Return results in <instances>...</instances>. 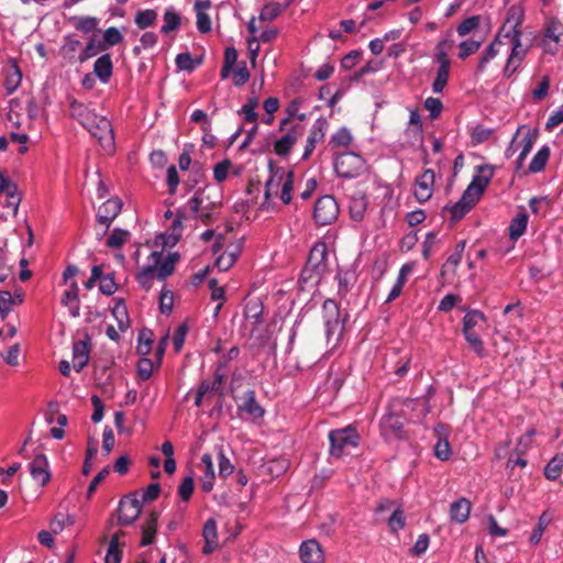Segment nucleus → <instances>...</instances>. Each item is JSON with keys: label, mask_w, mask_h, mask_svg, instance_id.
Instances as JSON below:
<instances>
[{"label": "nucleus", "mask_w": 563, "mask_h": 563, "mask_svg": "<svg viewBox=\"0 0 563 563\" xmlns=\"http://www.w3.org/2000/svg\"><path fill=\"white\" fill-rule=\"evenodd\" d=\"M335 279L338 280V295L345 297L356 283V274L350 268H339Z\"/></svg>", "instance_id": "nucleus-26"}, {"label": "nucleus", "mask_w": 563, "mask_h": 563, "mask_svg": "<svg viewBox=\"0 0 563 563\" xmlns=\"http://www.w3.org/2000/svg\"><path fill=\"white\" fill-rule=\"evenodd\" d=\"M153 332L151 330H142L137 338V353L142 356L150 354L152 350Z\"/></svg>", "instance_id": "nucleus-49"}, {"label": "nucleus", "mask_w": 563, "mask_h": 563, "mask_svg": "<svg viewBox=\"0 0 563 563\" xmlns=\"http://www.w3.org/2000/svg\"><path fill=\"white\" fill-rule=\"evenodd\" d=\"M296 135L291 132L285 134L279 140H277L274 144V151L278 156H286L294 144L296 143Z\"/></svg>", "instance_id": "nucleus-40"}, {"label": "nucleus", "mask_w": 563, "mask_h": 563, "mask_svg": "<svg viewBox=\"0 0 563 563\" xmlns=\"http://www.w3.org/2000/svg\"><path fill=\"white\" fill-rule=\"evenodd\" d=\"M202 537L205 540L202 553L203 554L212 553L219 547L218 527H217L216 519L210 518L205 522V526L202 529Z\"/></svg>", "instance_id": "nucleus-20"}, {"label": "nucleus", "mask_w": 563, "mask_h": 563, "mask_svg": "<svg viewBox=\"0 0 563 563\" xmlns=\"http://www.w3.org/2000/svg\"><path fill=\"white\" fill-rule=\"evenodd\" d=\"M174 306V294L172 290L166 289L165 287L161 290L159 296V311L163 314L168 316Z\"/></svg>", "instance_id": "nucleus-58"}, {"label": "nucleus", "mask_w": 563, "mask_h": 563, "mask_svg": "<svg viewBox=\"0 0 563 563\" xmlns=\"http://www.w3.org/2000/svg\"><path fill=\"white\" fill-rule=\"evenodd\" d=\"M90 344L89 339L79 340L73 344V367L80 372L89 362Z\"/></svg>", "instance_id": "nucleus-19"}, {"label": "nucleus", "mask_w": 563, "mask_h": 563, "mask_svg": "<svg viewBox=\"0 0 563 563\" xmlns=\"http://www.w3.org/2000/svg\"><path fill=\"white\" fill-rule=\"evenodd\" d=\"M562 35L563 25L561 24V22L556 19L551 20L545 29L543 37L559 44Z\"/></svg>", "instance_id": "nucleus-52"}, {"label": "nucleus", "mask_w": 563, "mask_h": 563, "mask_svg": "<svg viewBox=\"0 0 563 563\" xmlns=\"http://www.w3.org/2000/svg\"><path fill=\"white\" fill-rule=\"evenodd\" d=\"M162 258V252L153 251L148 257L151 264L143 267L136 274V280L144 290H150L153 286V279L156 276V266Z\"/></svg>", "instance_id": "nucleus-16"}, {"label": "nucleus", "mask_w": 563, "mask_h": 563, "mask_svg": "<svg viewBox=\"0 0 563 563\" xmlns=\"http://www.w3.org/2000/svg\"><path fill=\"white\" fill-rule=\"evenodd\" d=\"M121 562V551L119 550V538L118 536H112L106 558L104 563H120Z\"/></svg>", "instance_id": "nucleus-55"}, {"label": "nucleus", "mask_w": 563, "mask_h": 563, "mask_svg": "<svg viewBox=\"0 0 563 563\" xmlns=\"http://www.w3.org/2000/svg\"><path fill=\"white\" fill-rule=\"evenodd\" d=\"M339 205L333 196L320 197L313 209V219L319 225H329L338 219Z\"/></svg>", "instance_id": "nucleus-9"}, {"label": "nucleus", "mask_w": 563, "mask_h": 563, "mask_svg": "<svg viewBox=\"0 0 563 563\" xmlns=\"http://www.w3.org/2000/svg\"><path fill=\"white\" fill-rule=\"evenodd\" d=\"M123 207V203L120 198L112 197L104 201L99 208L97 212V222L98 224L103 227V230L101 232L97 233L98 239H102L111 223L114 221V219L118 217V214L121 212Z\"/></svg>", "instance_id": "nucleus-11"}, {"label": "nucleus", "mask_w": 563, "mask_h": 563, "mask_svg": "<svg viewBox=\"0 0 563 563\" xmlns=\"http://www.w3.org/2000/svg\"><path fill=\"white\" fill-rule=\"evenodd\" d=\"M117 284L113 273L102 275L99 278V290L107 296L113 295L117 291Z\"/></svg>", "instance_id": "nucleus-60"}, {"label": "nucleus", "mask_w": 563, "mask_h": 563, "mask_svg": "<svg viewBox=\"0 0 563 563\" xmlns=\"http://www.w3.org/2000/svg\"><path fill=\"white\" fill-rule=\"evenodd\" d=\"M78 284L76 280L69 283L68 289H66L62 297V305L67 307L69 314L74 318L80 313V301L78 297Z\"/></svg>", "instance_id": "nucleus-21"}, {"label": "nucleus", "mask_w": 563, "mask_h": 563, "mask_svg": "<svg viewBox=\"0 0 563 563\" xmlns=\"http://www.w3.org/2000/svg\"><path fill=\"white\" fill-rule=\"evenodd\" d=\"M30 474L38 485L45 486L51 479L49 463L44 453H36L29 464Z\"/></svg>", "instance_id": "nucleus-14"}, {"label": "nucleus", "mask_w": 563, "mask_h": 563, "mask_svg": "<svg viewBox=\"0 0 563 563\" xmlns=\"http://www.w3.org/2000/svg\"><path fill=\"white\" fill-rule=\"evenodd\" d=\"M299 556L302 563H323V551L314 539L303 541L299 548Z\"/></svg>", "instance_id": "nucleus-18"}, {"label": "nucleus", "mask_w": 563, "mask_h": 563, "mask_svg": "<svg viewBox=\"0 0 563 563\" xmlns=\"http://www.w3.org/2000/svg\"><path fill=\"white\" fill-rule=\"evenodd\" d=\"M239 411L247 413L253 419H260L264 416L265 410L256 401L255 391L249 389L244 394V401L239 405Z\"/></svg>", "instance_id": "nucleus-24"}, {"label": "nucleus", "mask_w": 563, "mask_h": 563, "mask_svg": "<svg viewBox=\"0 0 563 563\" xmlns=\"http://www.w3.org/2000/svg\"><path fill=\"white\" fill-rule=\"evenodd\" d=\"M81 42L75 35H66L60 47V53L68 62H76Z\"/></svg>", "instance_id": "nucleus-33"}, {"label": "nucleus", "mask_w": 563, "mask_h": 563, "mask_svg": "<svg viewBox=\"0 0 563 563\" xmlns=\"http://www.w3.org/2000/svg\"><path fill=\"white\" fill-rule=\"evenodd\" d=\"M69 114L77 120L82 126L90 124L95 120V112H92L86 104L71 99L69 102Z\"/></svg>", "instance_id": "nucleus-25"}, {"label": "nucleus", "mask_w": 563, "mask_h": 563, "mask_svg": "<svg viewBox=\"0 0 563 563\" xmlns=\"http://www.w3.org/2000/svg\"><path fill=\"white\" fill-rule=\"evenodd\" d=\"M4 88L7 95H12L20 87L22 81V71L15 60H10L4 68Z\"/></svg>", "instance_id": "nucleus-23"}, {"label": "nucleus", "mask_w": 563, "mask_h": 563, "mask_svg": "<svg viewBox=\"0 0 563 563\" xmlns=\"http://www.w3.org/2000/svg\"><path fill=\"white\" fill-rule=\"evenodd\" d=\"M232 166V162L228 158L221 161L213 167V178L217 183H223L229 175V169Z\"/></svg>", "instance_id": "nucleus-64"}, {"label": "nucleus", "mask_w": 563, "mask_h": 563, "mask_svg": "<svg viewBox=\"0 0 563 563\" xmlns=\"http://www.w3.org/2000/svg\"><path fill=\"white\" fill-rule=\"evenodd\" d=\"M143 501L136 495L120 500L118 508V520L122 526L132 525L141 515Z\"/></svg>", "instance_id": "nucleus-12"}, {"label": "nucleus", "mask_w": 563, "mask_h": 563, "mask_svg": "<svg viewBox=\"0 0 563 563\" xmlns=\"http://www.w3.org/2000/svg\"><path fill=\"white\" fill-rule=\"evenodd\" d=\"M178 260H179L178 253H170L164 260L162 257L159 260V263L156 266L157 279L164 282L168 276H170L175 271V264Z\"/></svg>", "instance_id": "nucleus-34"}, {"label": "nucleus", "mask_w": 563, "mask_h": 563, "mask_svg": "<svg viewBox=\"0 0 563 563\" xmlns=\"http://www.w3.org/2000/svg\"><path fill=\"white\" fill-rule=\"evenodd\" d=\"M328 272V247L322 241L314 243L309 252L307 263L301 271L299 280L302 284H318Z\"/></svg>", "instance_id": "nucleus-3"}, {"label": "nucleus", "mask_w": 563, "mask_h": 563, "mask_svg": "<svg viewBox=\"0 0 563 563\" xmlns=\"http://www.w3.org/2000/svg\"><path fill=\"white\" fill-rule=\"evenodd\" d=\"M4 194L7 196V207L12 208L13 214L15 216L18 213L19 206L22 200V196L19 191L16 184L14 186H11L10 189L7 190Z\"/></svg>", "instance_id": "nucleus-61"}, {"label": "nucleus", "mask_w": 563, "mask_h": 563, "mask_svg": "<svg viewBox=\"0 0 563 563\" xmlns=\"http://www.w3.org/2000/svg\"><path fill=\"white\" fill-rule=\"evenodd\" d=\"M389 530L393 533H397L398 531L402 530L406 526V517L404 514V510L397 506L393 509L391 515L389 516L387 520Z\"/></svg>", "instance_id": "nucleus-42"}, {"label": "nucleus", "mask_w": 563, "mask_h": 563, "mask_svg": "<svg viewBox=\"0 0 563 563\" xmlns=\"http://www.w3.org/2000/svg\"><path fill=\"white\" fill-rule=\"evenodd\" d=\"M157 521L158 514L156 511H152L146 518L144 525L142 526V547L150 545L155 541L157 532Z\"/></svg>", "instance_id": "nucleus-29"}, {"label": "nucleus", "mask_w": 563, "mask_h": 563, "mask_svg": "<svg viewBox=\"0 0 563 563\" xmlns=\"http://www.w3.org/2000/svg\"><path fill=\"white\" fill-rule=\"evenodd\" d=\"M322 313L325 327V336L328 342L335 336V343L340 340V336L344 330V321L340 318V308L335 300L327 299L322 305Z\"/></svg>", "instance_id": "nucleus-7"}, {"label": "nucleus", "mask_w": 563, "mask_h": 563, "mask_svg": "<svg viewBox=\"0 0 563 563\" xmlns=\"http://www.w3.org/2000/svg\"><path fill=\"white\" fill-rule=\"evenodd\" d=\"M175 63L178 69L191 73L195 68L201 64V60H195L190 53H180L176 56Z\"/></svg>", "instance_id": "nucleus-47"}, {"label": "nucleus", "mask_w": 563, "mask_h": 563, "mask_svg": "<svg viewBox=\"0 0 563 563\" xmlns=\"http://www.w3.org/2000/svg\"><path fill=\"white\" fill-rule=\"evenodd\" d=\"M467 344L474 351V353L479 357H485L487 352L485 350V345L481 336L475 332H462Z\"/></svg>", "instance_id": "nucleus-43"}, {"label": "nucleus", "mask_w": 563, "mask_h": 563, "mask_svg": "<svg viewBox=\"0 0 563 563\" xmlns=\"http://www.w3.org/2000/svg\"><path fill=\"white\" fill-rule=\"evenodd\" d=\"M93 74L102 84L110 81L113 74V63L109 53L102 54L95 60Z\"/></svg>", "instance_id": "nucleus-22"}, {"label": "nucleus", "mask_w": 563, "mask_h": 563, "mask_svg": "<svg viewBox=\"0 0 563 563\" xmlns=\"http://www.w3.org/2000/svg\"><path fill=\"white\" fill-rule=\"evenodd\" d=\"M563 470V454L553 456L544 467V476L549 481H556Z\"/></svg>", "instance_id": "nucleus-38"}, {"label": "nucleus", "mask_w": 563, "mask_h": 563, "mask_svg": "<svg viewBox=\"0 0 563 563\" xmlns=\"http://www.w3.org/2000/svg\"><path fill=\"white\" fill-rule=\"evenodd\" d=\"M112 314L114 316V318L118 321L119 329L122 331L125 330L129 325V317H128L125 305L122 301L118 302L113 307Z\"/></svg>", "instance_id": "nucleus-63"}, {"label": "nucleus", "mask_w": 563, "mask_h": 563, "mask_svg": "<svg viewBox=\"0 0 563 563\" xmlns=\"http://www.w3.org/2000/svg\"><path fill=\"white\" fill-rule=\"evenodd\" d=\"M157 18V13L152 9L141 10L135 15V24L140 29H146L151 26Z\"/></svg>", "instance_id": "nucleus-53"}, {"label": "nucleus", "mask_w": 563, "mask_h": 563, "mask_svg": "<svg viewBox=\"0 0 563 563\" xmlns=\"http://www.w3.org/2000/svg\"><path fill=\"white\" fill-rule=\"evenodd\" d=\"M367 208V198L364 194L354 195L350 199L349 210L352 220H363Z\"/></svg>", "instance_id": "nucleus-32"}, {"label": "nucleus", "mask_w": 563, "mask_h": 563, "mask_svg": "<svg viewBox=\"0 0 563 563\" xmlns=\"http://www.w3.org/2000/svg\"><path fill=\"white\" fill-rule=\"evenodd\" d=\"M123 41V35L120 32V30L115 26L108 27L102 35V44L104 45L106 49L115 46Z\"/></svg>", "instance_id": "nucleus-48"}, {"label": "nucleus", "mask_w": 563, "mask_h": 563, "mask_svg": "<svg viewBox=\"0 0 563 563\" xmlns=\"http://www.w3.org/2000/svg\"><path fill=\"white\" fill-rule=\"evenodd\" d=\"M106 51L107 49L102 44L101 40L98 37V35L93 34L92 36H90L86 46L79 52L77 62L84 64L88 59Z\"/></svg>", "instance_id": "nucleus-28"}, {"label": "nucleus", "mask_w": 563, "mask_h": 563, "mask_svg": "<svg viewBox=\"0 0 563 563\" xmlns=\"http://www.w3.org/2000/svg\"><path fill=\"white\" fill-rule=\"evenodd\" d=\"M98 24L99 20L95 16H79L75 23V29L85 34H89L97 30Z\"/></svg>", "instance_id": "nucleus-56"}, {"label": "nucleus", "mask_w": 563, "mask_h": 563, "mask_svg": "<svg viewBox=\"0 0 563 563\" xmlns=\"http://www.w3.org/2000/svg\"><path fill=\"white\" fill-rule=\"evenodd\" d=\"M130 232L120 228L112 230L111 234L107 240V246L117 250L120 249L129 239Z\"/></svg>", "instance_id": "nucleus-46"}, {"label": "nucleus", "mask_w": 563, "mask_h": 563, "mask_svg": "<svg viewBox=\"0 0 563 563\" xmlns=\"http://www.w3.org/2000/svg\"><path fill=\"white\" fill-rule=\"evenodd\" d=\"M269 167L271 176L265 184V201L271 199L272 196L277 195L278 187L282 185V191L279 197L285 205H288L291 201L294 173L285 172L280 167L274 168L272 164L269 165Z\"/></svg>", "instance_id": "nucleus-5"}, {"label": "nucleus", "mask_w": 563, "mask_h": 563, "mask_svg": "<svg viewBox=\"0 0 563 563\" xmlns=\"http://www.w3.org/2000/svg\"><path fill=\"white\" fill-rule=\"evenodd\" d=\"M219 475L223 478L230 476L234 472V465L225 455L222 446L218 448Z\"/></svg>", "instance_id": "nucleus-51"}, {"label": "nucleus", "mask_w": 563, "mask_h": 563, "mask_svg": "<svg viewBox=\"0 0 563 563\" xmlns=\"http://www.w3.org/2000/svg\"><path fill=\"white\" fill-rule=\"evenodd\" d=\"M334 170L341 178H357L366 172V162L356 153L343 152L334 158Z\"/></svg>", "instance_id": "nucleus-6"}, {"label": "nucleus", "mask_w": 563, "mask_h": 563, "mask_svg": "<svg viewBox=\"0 0 563 563\" xmlns=\"http://www.w3.org/2000/svg\"><path fill=\"white\" fill-rule=\"evenodd\" d=\"M538 133L536 131H531L526 125H520L517 130L516 135L512 137L509 147L507 148V155H510L516 152L518 147H521L517 165L520 167L527 155L532 150V146L537 140Z\"/></svg>", "instance_id": "nucleus-8"}, {"label": "nucleus", "mask_w": 563, "mask_h": 563, "mask_svg": "<svg viewBox=\"0 0 563 563\" xmlns=\"http://www.w3.org/2000/svg\"><path fill=\"white\" fill-rule=\"evenodd\" d=\"M258 104V101L255 97L249 98L247 102L242 106L241 110L239 111L241 114L244 115V120L246 122L256 123L258 114L255 111L256 107Z\"/></svg>", "instance_id": "nucleus-54"}, {"label": "nucleus", "mask_w": 563, "mask_h": 563, "mask_svg": "<svg viewBox=\"0 0 563 563\" xmlns=\"http://www.w3.org/2000/svg\"><path fill=\"white\" fill-rule=\"evenodd\" d=\"M201 464L205 468V474L201 478V489L206 493H209L213 488V482L216 477L211 454L205 453L201 456Z\"/></svg>", "instance_id": "nucleus-30"}, {"label": "nucleus", "mask_w": 563, "mask_h": 563, "mask_svg": "<svg viewBox=\"0 0 563 563\" xmlns=\"http://www.w3.org/2000/svg\"><path fill=\"white\" fill-rule=\"evenodd\" d=\"M452 455L451 445L446 438H439L434 445V456L440 461H448Z\"/></svg>", "instance_id": "nucleus-57"}, {"label": "nucleus", "mask_w": 563, "mask_h": 563, "mask_svg": "<svg viewBox=\"0 0 563 563\" xmlns=\"http://www.w3.org/2000/svg\"><path fill=\"white\" fill-rule=\"evenodd\" d=\"M404 423L399 416L387 412L380 420V432L385 438L400 439L402 437Z\"/></svg>", "instance_id": "nucleus-17"}, {"label": "nucleus", "mask_w": 563, "mask_h": 563, "mask_svg": "<svg viewBox=\"0 0 563 563\" xmlns=\"http://www.w3.org/2000/svg\"><path fill=\"white\" fill-rule=\"evenodd\" d=\"M294 0H287L284 3L279 2H268L266 3L260 13V20L265 22H271L275 20L278 15H280L292 2Z\"/></svg>", "instance_id": "nucleus-31"}, {"label": "nucleus", "mask_w": 563, "mask_h": 563, "mask_svg": "<svg viewBox=\"0 0 563 563\" xmlns=\"http://www.w3.org/2000/svg\"><path fill=\"white\" fill-rule=\"evenodd\" d=\"M328 129L329 122L325 118L316 119L306 140L302 159H308L311 156L317 145L324 140Z\"/></svg>", "instance_id": "nucleus-13"}, {"label": "nucleus", "mask_w": 563, "mask_h": 563, "mask_svg": "<svg viewBox=\"0 0 563 563\" xmlns=\"http://www.w3.org/2000/svg\"><path fill=\"white\" fill-rule=\"evenodd\" d=\"M497 44H500V43L498 41H496V37H495L494 41L485 48V51L483 52V55L479 58L478 64H477V73H484L487 64L498 55L499 52L496 48Z\"/></svg>", "instance_id": "nucleus-44"}, {"label": "nucleus", "mask_w": 563, "mask_h": 563, "mask_svg": "<svg viewBox=\"0 0 563 563\" xmlns=\"http://www.w3.org/2000/svg\"><path fill=\"white\" fill-rule=\"evenodd\" d=\"M471 512V503L468 499L462 497L453 501L450 506V519L456 523H464Z\"/></svg>", "instance_id": "nucleus-27"}, {"label": "nucleus", "mask_w": 563, "mask_h": 563, "mask_svg": "<svg viewBox=\"0 0 563 563\" xmlns=\"http://www.w3.org/2000/svg\"><path fill=\"white\" fill-rule=\"evenodd\" d=\"M486 320L485 314L479 310H468L463 317L462 332H472L474 328Z\"/></svg>", "instance_id": "nucleus-39"}, {"label": "nucleus", "mask_w": 563, "mask_h": 563, "mask_svg": "<svg viewBox=\"0 0 563 563\" xmlns=\"http://www.w3.org/2000/svg\"><path fill=\"white\" fill-rule=\"evenodd\" d=\"M352 140L351 131L347 128L342 126L331 136L330 144L332 147H347Z\"/></svg>", "instance_id": "nucleus-45"}, {"label": "nucleus", "mask_w": 563, "mask_h": 563, "mask_svg": "<svg viewBox=\"0 0 563 563\" xmlns=\"http://www.w3.org/2000/svg\"><path fill=\"white\" fill-rule=\"evenodd\" d=\"M450 68H438L437 76L432 82V91L434 93H441L449 80Z\"/></svg>", "instance_id": "nucleus-59"}, {"label": "nucleus", "mask_w": 563, "mask_h": 563, "mask_svg": "<svg viewBox=\"0 0 563 563\" xmlns=\"http://www.w3.org/2000/svg\"><path fill=\"white\" fill-rule=\"evenodd\" d=\"M550 157V148L544 145L533 156L529 164V172L537 174L544 169Z\"/></svg>", "instance_id": "nucleus-37"}, {"label": "nucleus", "mask_w": 563, "mask_h": 563, "mask_svg": "<svg viewBox=\"0 0 563 563\" xmlns=\"http://www.w3.org/2000/svg\"><path fill=\"white\" fill-rule=\"evenodd\" d=\"M434 172L432 169H426L416 179L415 197L419 202L428 201L433 194L434 186Z\"/></svg>", "instance_id": "nucleus-15"}, {"label": "nucleus", "mask_w": 563, "mask_h": 563, "mask_svg": "<svg viewBox=\"0 0 563 563\" xmlns=\"http://www.w3.org/2000/svg\"><path fill=\"white\" fill-rule=\"evenodd\" d=\"M239 252V246H233L232 249H229L223 253L217 255L216 265L218 269L220 272L229 271L236 262Z\"/></svg>", "instance_id": "nucleus-36"}, {"label": "nucleus", "mask_w": 563, "mask_h": 563, "mask_svg": "<svg viewBox=\"0 0 563 563\" xmlns=\"http://www.w3.org/2000/svg\"><path fill=\"white\" fill-rule=\"evenodd\" d=\"M528 214L525 211L518 212L510 221L508 233L514 241L518 240L527 230Z\"/></svg>", "instance_id": "nucleus-35"}, {"label": "nucleus", "mask_w": 563, "mask_h": 563, "mask_svg": "<svg viewBox=\"0 0 563 563\" xmlns=\"http://www.w3.org/2000/svg\"><path fill=\"white\" fill-rule=\"evenodd\" d=\"M74 525V517L67 514H57L51 521L49 528L54 534L60 533L66 526Z\"/></svg>", "instance_id": "nucleus-50"}, {"label": "nucleus", "mask_w": 563, "mask_h": 563, "mask_svg": "<svg viewBox=\"0 0 563 563\" xmlns=\"http://www.w3.org/2000/svg\"><path fill=\"white\" fill-rule=\"evenodd\" d=\"M329 441L330 455L335 459H341L344 455L351 454L352 450L358 446L360 435L354 427L347 426L330 431Z\"/></svg>", "instance_id": "nucleus-4"}, {"label": "nucleus", "mask_w": 563, "mask_h": 563, "mask_svg": "<svg viewBox=\"0 0 563 563\" xmlns=\"http://www.w3.org/2000/svg\"><path fill=\"white\" fill-rule=\"evenodd\" d=\"M522 23L523 9L520 5H511L507 11L504 24L496 34V41L504 44V41L507 40L511 45L510 54L503 69L505 78L512 77L519 70L532 47V40L528 42L523 40Z\"/></svg>", "instance_id": "nucleus-1"}, {"label": "nucleus", "mask_w": 563, "mask_h": 563, "mask_svg": "<svg viewBox=\"0 0 563 563\" xmlns=\"http://www.w3.org/2000/svg\"><path fill=\"white\" fill-rule=\"evenodd\" d=\"M91 121L90 124H86L84 128L99 141L104 150L112 148L114 146V135L110 121L97 114H95V120Z\"/></svg>", "instance_id": "nucleus-10"}, {"label": "nucleus", "mask_w": 563, "mask_h": 563, "mask_svg": "<svg viewBox=\"0 0 563 563\" xmlns=\"http://www.w3.org/2000/svg\"><path fill=\"white\" fill-rule=\"evenodd\" d=\"M202 203L201 192H196L181 209V212L188 213L189 217L197 218Z\"/></svg>", "instance_id": "nucleus-62"}, {"label": "nucleus", "mask_w": 563, "mask_h": 563, "mask_svg": "<svg viewBox=\"0 0 563 563\" xmlns=\"http://www.w3.org/2000/svg\"><path fill=\"white\" fill-rule=\"evenodd\" d=\"M494 176V169L490 165H481L476 167L471 184L462 194L460 200L448 208L453 220L462 219L476 205L484 194L485 188Z\"/></svg>", "instance_id": "nucleus-2"}, {"label": "nucleus", "mask_w": 563, "mask_h": 563, "mask_svg": "<svg viewBox=\"0 0 563 563\" xmlns=\"http://www.w3.org/2000/svg\"><path fill=\"white\" fill-rule=\"evenodd\" d=\"M181 22L180 15L174 9H167L164 13V24L161 27V32L168 34L179 27Z\"/></svg>", "instance_id": "nucleus-41"}]
</instances>
